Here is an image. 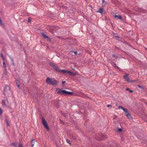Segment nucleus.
<instances>
[{
	"mask_svg": "<svg viewBox=\"0 0 147 147\" xmlns=\"http://www.w3.org/2000/svg\"><path fill=\"white\" fill-rule=\"evenodd\" d=\"M3 68L4 69L5 71H6V65L5 64V63L4 62L3 63Z\"/></svg>",
	"mask_w": 147,
	"mask_h": 147,
	"instance_id": "obj_20",
	"label": "nucleus"
},
{
	"mask_svg": "<svg viewBox=\"0 0 147 147\" xmlns=\"http://www.w3.org/2000/svg\"><path fill=\"white\" fill-rule=\"evenodd\" d=\"M126 91H129L130 90V89L129 88H127L126 89Z\"/></svg>",
	"mask_w": 147,
	"mask_h": 147,
	"instance_id": "obj_36",
	"label": "nucleus"
},
{
	"mask_svg": "<svg viewBox=\"0 0 147 147\" xmlns=\"http://www.w3.org/2000/svg\"><path fill=\"white\" fill-rule=\"evenodd\" d=\"M104 11V9L102 8H101L98 9L97 11V12H98L101 14H102L103 11Z\"/></svg>",
	"mask_w": 147,
	"mask_h": 147,
	"instance_id": "obj_9",
	"label": "nucleus"
},
{
	"mask_svg": "<svg viewBox=\"0 0 147 147\" xmlns=\"http://www.w3.org/2000/svg\"><path fill=\"white\" fill-rule=\"evenodd\" d=\"M125 75H124L123 76L124 78L125 79V80L126 81L128 82L129 83H131L133 82H134V81L133 80H130V79L128 77L129 76V74H125Z\"/></svg>",
	"mask_w": 147,
	"mask_h": 147,
	"instance_id": "obj_5",
	"label": "nucleus"
},
{
	"mask_svg": "<svg viewBox=\"0 0 147 147\" xmlns=\"http://www.w3.org/2000/svg\"><path fill=\"white\" fill-rule=\"evenodd\" d=\"M35 142V140L34 139H32V140L31 142V145L32 147H33L34 146V144Z\"/></svg>",
	"mask_w": 147,
	"mask_h": 147,
	"instance_id": "obj_17",
	"label": "nucleus"
},
{
	"mask_svg": "<svg viewBox=\"0 0 147 147\" xmlns=\"http://www.w3.org/2000/svg\"><path fill=\"white\" fill-rule=\"evenodd\" d=\"M112 56L113 57L115 58H117L118 57L117 56H116L115 55L113 54L112 55Z\"/></svg>",
	"mask_w": 147,
	"mask_h": 147,
	"instance_id": "obj_27",
	"label": "nucleus"
},
{
	"mask_svg": "<svg viewBox=\"0 0 147 147\" xmlns=\"http://www.w3.org/2000/svg\"><path fill=\"white\" fill-rule=\"evenodd\" d=\"M58 91H57V93H63L65 95L66 90H62L61 89H58Z\"/></svg>",
	"mask_w": 147,
	"mask_h": 147,
	"instance_id": "obj_7",
	"label": "nucleus"
},
{
	"mask_svg": "<svg viewBox=\"0 0 147 147\" xmlns=\"http://www.w3.org/2000/svg\"><path fill=\"white\" fill-rule=\"evenodd\" d=\"M50 65L53 67L57 72H59L62 73L63 74L66 73H70V74L72 76H75L76 74L70 71L67 70L65 69H61L59 67L55 65L52 63H49Z\"/></svg>",
	"mask_w": 147,
	"mask_h": 147,
	"instance_id": "obj_2",
	"label": "nucleus"
},
{
	"mask_svg": "<svg viewBox=\"0 0 147 147\" xmlns=\"http://www.w3.org/2000/svg\"><path fill=\"white\" fill-rule=\"evenodd\" d=\"M1 57L3 59H4V57H3V55L2 54V53H1Z\"/></svg>",
	"mask_w": 147,
	"mask_h": 147,
	"instance_id": "obj_30",
	"label": "nucleus"
},
{
	"mask_svg": "<svg viewBox=\"0 0 147 147\" xmlns=\"http://www.w3.org/2000/svg\"><path fill=\"white\" fill-rule=\"evenodd\" d=\"M42 123L45 127L47 129L49 130V127L48 126V124L46 121L45 119L42 117Z\"/></svg>",
	"mask_w": 147,
	"mask_h": 147,
	"instance_id": "obj_6",
	"label": "nucleus"
},
{
	"mask_svg": "<svg viewBox=\"0 0 147 147\" xmlns=\"http://www.w3.org/2000/svg\"><path fill=\"white\" fill-rule=\"evenodd\" d=\"M3 94L5 96L9 97L12 95V92L10 90V87L8 85H6L4 88V92Z\"/></svg>",
	"mask_w": 147,
	"mask_h": 147,
	"instance_id": "obj_3",
	"label": "nucleus"
},
{
	"mask_svg": "<svg viewBox=\"0 0 147 147\" xmlns=\"http://www.w3.org/2000/svg\"><path fill=\"white\" fill-rule=\"evenodd\" d=\"M102 3L104 4V5H106V2L105 1V0H102Z\"/></svg>",
	"mask_w": 147,
	"mask_h": 147,
	"instance_id": "obj_22",
	"label": "nucleus"
},
{
	"mask_svg": "<svg viewBox=\"0 0 147 147\" xmlns=\"http://www.w3.org/2000/svg\"><path fill=\"white\" fill-rule=\"evenodd\" d=\"M31 21V19L30 18H29L28 20V22H30Z\"/></svg>",
	"mask_w": 147,
	"mask_h": 147,
	"instance_id": "obj_24",
	"label": "nucleus"
},
{
	"mask_svg": "<svg viewBox=\"0 0 147 147\" xmlns=\"http://www.w3.org/2000/svg\"><path fill=\"white\" fill-rule=\"evenodd\" d=\"M41 34L42 35V36L44 38H48V36H47L44 32L41 33Z\"/></svg>",
	"mask_w": 147,
	"mask_h": 147,
	"instance_id": "obj_14",
	"label": "nucleus"
},
{
	"mask_svg": "<svg viewBox=\"0 0 147 147\" xmlns=\"http://www.w3.org/2000/svg\"><path fill=\"white\" fill-rule=\"evenodd\" d=\"M17 86H18V88H19V89H20V86L19 84H17Z\"/></svg>",
	"mask_w": 147,
	"mask_h": 147,
	"instance_id": "obj_33",
	"label": "nucleus"
},
{
	"mask_svg": "<svg viewBox=\"0 0 147 147\" xmlns=\"http://www.w3.org/2000/svg\"><path fill=\"white\" fill-rule=\"evenodd\" d=\"M74 94L73 92H71L68 91H67L66 90V92L65 95H70Z\"/></svg>",
	"mask_w": 147,
	"mask_h": 147,
	"instance_id": "obj_15",
	"label": "nucleus"
},
{
	"mask_svg": "<svg viewBox=\"0 0 147 147\" xmlns=\"http://www.w3.org/2000/svg\"><path fill=\"white\" fill-rule=\"evenodd\" d=\"M50 65L53 67L57 72H59L62 73L63 74L66 73H70V74L72 76H75L76 74L70 71L67 70L65 69H61L59 67L55 65L52 63H49Z\"/></svg>",
	"mask_w": 147,
	"mask_h": 147,
	"instance_id": "obj_1",
	"label": "nucleus"
},
{
	"mask_svg": "<svg viewBox=\"0 0 147 147\" xmlns=\"http://www.w3.org/2000/svg\"><path fill=\"white\" fill-rule=\"evenodd\" d=\"M118 107L119 109L120 108L122 110H123V109L124 108H123V107L122 106H119V107Z\"/></svg>",
	"mask_w": 147,
	"mask_h": 147,
	"instance_id": "obj_25",
	"label": "nucleus"
},
{
	"mask_svg": "<svg viewBox=\"0 0 147 147\" xmlns=\"http://www.w3.org/2000/svg\"><path fill=\"white\" fill-rule=\"evenodd\" d=\"M126 115L127 116V117L128 118V119H132V117H131V115L129 113L126 114Z\"/></svg>",
	"mask_w": 147,
	"mask_h": 147,
	"instance_id": "obj_13",
	"label": "nucleus"
},
{
	"mask_svg": "<svg viewBox=\"0 0 147 147\" xmlns=\"http://www.w3.org/2000/svg\"><path fill=\"white\" fill-rule=\"evenodd\" d=\"M122 131V130L121 129L119 128H118V131L119 132H121Z\"/></svg>",
	"mask_w": 147,
	"mask_h": 147,
	"instance_id": "obj_23",
	"label": "nucleus"
},
{
	"mask_svg": "<svg viewBox=\"0 0 147 147\" xmlns=\"http://www.w3.org/2000/svg\"><path fill=\"white\" fill-rule=\"evenodd\" d=\"M65 81H63L62 82V83L63 84H64L65 83Z\"/></svg>",
	"mask_w": 147,
	"mask_h": 147,
	"instance_id": "obj_37",
	"label": "nucleus"
},
{
	"mask_svg": "<svg viewBox=\"0 0 147 147\" xmlns=\"http://www.w3.org/2000/svg\"><path fill=\"white\" fill-rule=\"evenodd\" d=\"M2 103L3 106H4L6 107H7V106L5 103V101L4 100H2Z\"/></svg>",
	"mask_w": 147,
	"mask_h": 147,
	"instance_id": "obj_16",
	"label": "nucleus"
},
{
	"mask_svg": "<svg viewBox=\"0 0 147 147\" xmlns=\"http://www.w3.org/2000/svg\"><path fill=\"white\" fill-rule=\"evenodd\" d=\"M102 139H103V138H100V139H98V140H101Z\"/></svg>",
	"mask_w": 147,
	"mask_h": 147,
	"instance_id": "obj_38",
	"label": "nucleus"
},
{
	"mask_svg": "<svg viewBox=\"0 0 147 147\" xmlns=\"http://www.w3.org/2000/svg\"><path fill=\"white\" fill-rule=\"evenodd\" d=\"M46 82L47 84L54 86H56L58 84V82L55 79H52L49 77L47 78Z\"/></svg>",
	"mask_w": 147,
	"mask_h": 147,
	"instance_id": "obj_4",
	"label": "nucleus"
},
{
	"mask_svg": "<svg viewBox=\"0 0 147 147\" xmlns=\"http://www.w3.org/2000/svg\"><path fill=\"white\" fill-rule=\"evenodd\" d=\"M17 143H12L10 144V145L11 146H14L15 147H18L17 146V145H16V144Z\"/></svg>",
	"mask_w": 147,
	"mask_h": 147,
	"instance_id": "obj_19",
	"label": "nucleus"
},
{
	"mask_svg": "<svg viewBox=\"0 0 147 147\" xmlns=\"http://www.w3.org/2000/svg\"><path fill=\"white\" fill-rule=\"evenodd\" d=\"M113 16L115 18H117L118 19L122 20V17L120 15H117L116 14L113 15Z\"/></svg>",
	"mask_w": 147,
	"mask_h": 147,
	"instance_id": "obj_8",
	"label": "nucleus"
},
{
	"mask_svg": "<svg viewBox=\"0 0 147 147\" xmlns=\"http://www.w3.org/2000/svg\"><path fill=\"white\" fill-rule=\"evenodd\" d=\"M3 113V110H2L0 108V115H1Z\"/></svg>",
	"mask_w": 147,
	"mask_h": 147,
	"instance_id": "obj_26",
	"label": "nucleus"
},
{
	"mask_svg": "<svg viewBox=\"0 0 147 147\" xmlns=\"http://www.w3.org/2000/svg\"><path fill=\"white\" fill-rule=\"evenodd\" d=\"M74 53L76 55L77 54H78V53H77V52L76 51H75L74 52Z\"/></svg>",
	"mask_w": 147,
	"mask_h": 147,
	"instance_id": "obj_34",
	"label": "nucleus"
},
{
	"mask_svg": "<svg viewBox=\"0 0 147 147\" xmlns=\"http://www.w3.org/2000/svg\"><path fill=\"white\" fill-rule=\"evenodd\" d=\"M46 38L47 39V40L50 41H51V38H50L48 36V38Z\"/></svg>",
	"mask_w": 147,
	"mask_h": 147,
	"instance_id": "obj_28",
	"label": "nucleus"
},
{
	"mask_svg": "<svg viewBox=\"0 0 147 147\" xmlns=\"http://www.w3.org/2000/svg\"><path fill=\"white\" fill-rule=\"evenodd\" d=\"M137 86L138 88H139L142 89L144 90V87L143 86H141V85H138Z\"/></svg>",
	"mask_w": 147,
	"mask_h": 147,
	"instance_id": "obj_21",
	"label": "nucleus"
},
{
	"mask_svg": "<svg viewBox=\"0 0 147 147\" xmlns=\"http://www.w3.org/2000/svg\"><path fill=\"white\" fill-rule=\"evenodd\" d=\"M115 37L116 38H120L119 36H115Z\"/></svg>",
	"mask_w": 147,
	"mask_h": 147,
	"instance_id": "obj_31",
	"label": "nucleus"
},
{
	"mask_svg": "<svg viewBox=\"0 0 147 147\" xmlns=\"http://www.w3.org/2000/svg\"><path fill=\"white\" fill-rule=\"evenodd\" d=\"M9 58H10L11 62L12 65L13 66H15V64L14 63V60H13V58L12 57H11L10 56H9Z\"/></svg>",
	"mask_w": 147,
	"mask_h": 147,
	"instance_id": "obj_11",
	"label": "nucleus"
},
{
	"mask_svg": "<svg viewBox=\"0 0 147 147\" xmlns=\"http://www.w3.org/2000/svg\"><path fill=\"white\" fill-rule=\"evenodd\" d=\"M112 65L114 67H115L116 69H120V68L118 66H117L116 64L113 62H111V63Z\"/></svg>",
	"mask_w": 147,
	"mask_h": 147,
	"instance_id": "obj_10",
	"label": "nucleus"
},
{
	"mask_svg": "<svg viewBox=\"0 0 147 147\" xmlns=\"http://www.w3.org/2000/svg\"><path fill=\"white\" fill-rule=\"evenodd\" d=\"M111 106H112V105H107V107H108Z\"/></svg>",
	"mask_w": 147,
	"mask_h": 147,
	"instance_id": "obj_32",
	"label": "nucleus"
},
{
	"mask_svg": "<svg viewBox=\"0 0 147 147\" xmlns=\"http://www.w3.org/2000/svg\"><path fill=\"white\" fill-rule=\"evenodd\" d=\"M129 92L131 93H132L133 92V91L132 90H129Z\"/></svg>",
	"mask_w": 147,
	"mask_h": 147,
	"instance_id": "obj_35",
	"label": "nucleus"
},
{
	"mask_svg": "<svg viewBox=\"0 0 147 147\" xmlns=\"http://www.w3.org/2000/svg\"><path fill=\"white\" fill-rule=\"evenodd\" d=\"M5 121L6 122V123L7 125V126H9V119L7 118L6 117L5 119Z\"/></svg>",
	"mask_w": 147,
	"mask_h": 147,
	"instance_id": "obj_12",
	"label": "nucleus"
},
{
	"mask_svg": "<svg viewBox=\"0 0 147 147\" xmlns=\"http://www.w3.org/2000/svg\"><path fill=\"white\" fill-rule=\"evenodd\" d=\"M122 110L124 111V113L125 114V115L129 113L128 112V110L127 109H126L124 108Z\"/></svg>",
	"mask_w": 147,
	"mask_h": 147,
	"instance_id": "obj_18",
	"label": "nucleus"
},
{
	"mask_svg": "<svg viewBox=\"0 0 147 147\" xmlns=\"http://www.w3.org/2000/svg\"><path fill=\"white\" fill-rule=\"evenodd\" d=\"M66 142H67L68 143H69V144H70V141L69 140H66Z\"/></svg>",
	"mask_w": 147,
	"mask_h": 147,
	"instance_id": "obj_29",
	"label": "nucleus"
}]
</instances>
